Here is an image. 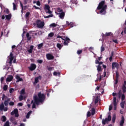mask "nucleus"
<instances>
[{
    "mask_svg": "<svg viewBox=\"0 0 126 126\" xmlns=\"http://www.w3.org/2000/svg\"><path fill=\"white\" fill-rule=\"evenodd\" d=\"M120 114H121V115L124 114V110L121 109V110H120Z\"/></svg>",
    "mask_w": 126,
    "mask_h": 126,
    "instance_id": "64",
    "label": "nucleus"
},
{
    "mask_svg": "<svg viewBox=\"0 0 126 126\" xmlns=\"http://www.w3.org/2000/svg\"><path fill=\"white\" fill-rule=\"evenodd\" d=\"M4 80V78L3 77H1L0 78V81L1 82H2Z\"/></svg>",
    "mask_w": 126,
    "mask_h": 126,
    "instance_id": "63",
    "label": "nucleus"
},
{
    "mask_svg": "<svg viewBox=\"0 0 126 126\" xmlns=\"http://www.w3.org/2000/svg\"><path fill=\"white\" fill-rule=\"evenodd\" d=\"M29 15H30V12H27L25 15L26 18H28V17H29Z\"/></svg>",
    "mask_w": 126,
    "mask_h": 126,
    "instance_id": "40",
    "label": "nucleus"
},
{
    "mask_svg": "<svg viewBox=\"0 0 126 126\" xmlns=\"http://www.w3.org/2000/svg\"><path fill=\"white\" fill-rule=\"evenodd\" d=\"M48 12L47 13H49V14H52V12L51 11V10L49 9V10H48Z\"/></svg>",
    "mask_w": 126,
    "mask_h": 126,
    "instance_id": "59",
    "label": "nucleus"
},
{
    "mask_svg": "<svg viewBox=\"0 0 126 126\" xmlns=\"http://www.w3.org/2000/svg\"><path fill=\"white\" fill-rule=\"evenodd\" d=\"M44 9L49 10L50 9V6L49 5H45Z\"/></svg>",
    "mask_w": 126,
    "mask_h": 126,
    "instance_id": "39",
    "label": "nucleus"
},
{
    "mask_svg": "<svg viewBox=\"0 0 126 126\" xmlns=\"http://www.w3.org/2000/svg\"><path fill=\"white\" fill-rule=\"evenodd\" d=\"M36 66L34 63H32L31 64L30 67H29V69L31 70V71H33V70H35L36 69Z\"/></svg>",
    "mask_w": 126,
    "mask_h": 126,
    "instance_id": "7",
    "label": "nucleus"
},
{
    "mask_svg": "<svg viewBox=\"0 0 126 126\" xmlns=\"http://www.w3.org/2000/svg\"><path fill=\"white\" fill-rule=\"evenodd\" d=\"M53 75L57 76L58 75H61V73L60 72H54Z\"/></svg>",
    "mask_w": 126,
    "mask_h": 126,
    "instance_id": "38",
    "label": "nucleus"
},
{
    "mask_svg": "<svg viewBox=\"0 0 126 126\" xmlns=\"http://www.w3.org/2000/svg\"><path fill=\"white\" fill-rule=\"evenodd\" d=\"M123 94L121 95V101H124L126 99V95H125V93L126 92V81H124V83L122 84V87Z\"/></svg>",
    "mask_w": 126,
    "mask_h": 126,
    "instance_id": "3",
    "label": "nucleus"
},
{
    "mask_svg": "<svg viewBox=\"0 0 126 126\" xmlns=\"http://www.w3.org/2000/svg\"><path fill=\"white\" fill-rule=\"evenodd\" d=\"M98 102H99V96H96L94 100V103L97 104V103H98Z\"/></svg>",
    "mask_w": 126,
    "mask_h": 126,
    "instance_id": "28",
    "label": "nucleus"
},
{
    "mask_svg": "<svg viewBox=\"0 0 126 126\" xmlns=\"http://www.w3.org/2000/svg\"><path fill=\"white\" fill-rule=\"evenodd\" d=\"M111 120H112V117H111V115L109 114L107 118H105V119H102V125H103V126H105L106 124H108L109 122H111Z\"/></svg>",
    "mask_w": 126,
    "mask_h": 126,
    "instance_id": "4",
    "label": "nucleus"
},
{
    "mask_svg": "<svg viewBox=\"0 0 126 126\" xmlns=\"http://www.w3.org/2000/svg\"><path fill=\"white\" fill-rule=\"evenodd\" d=\"M8 88V86H7V85H4V86L3 87V89L4 91H6V90H7Z\"/></svg>",
    "mask_w": 126,
    "mask_h": 126,
    "instance_id": "30",
    "label": "nucleus"
},
{
    "mask_svg": "<svg viewBox=\"0 0 126 126\" xmlns=\"http://www.w3.org/2000/svg\"><path fill=\"white\" fill-rule=\"evenodd\" d=\"M122 95H123V94L122 93V90H120L118 92V97L119 99L121 98Z\"/></svg>",
    "mask_w": 126,
    "mask_h": 126,
    "instance_id": "29",
    "label": "nucleus"
},
{
    "mask_svg": "<svg viewBox=\"0 0 126 126\" xmlns=\"http://www.w3.org/2000/svg\"><path fill=\"white\" fill-rule=\"evenodd\" d=\"M13 91H14V89H13V88H11L9 90L10 93H12V92H13Z\"/></svg>",
    "mask_w": 126,
    "mask_h": 126,
    "instance_id": "58",
    "label": "nucleus"
},
{
    "mask_svg": "<svg viewBox=\"0 0 126 126\" xmlns=\"http://www.w3.org/2000/svg\"><path fill=\"white\" fill-rule=\"evenodd\" d=\"M9 106H14V102L13 101H11L9 103Z\"/></svg>",
    "mask_w": 126,
    "mask_h": 126,
    "instance_id": "48",
    "label": "nucleus"
},
{
    "mask_svg": "<svg viewBox=\"0 0 126 126\" xmlns=\"http://www.w3.org/2000/svg\"><path fill=\"white\" fill-rule=\"evenodd\" d=\"M32 114V111H30L26 115V119H29L30 118V115Z\"/></svg>",
    "mask_w": 126,
    "mask_h": 126,
    "instance_id": "21",
    "label": "nucleus"
},
{
    "mask_svg": "<svg viewBox=\"0 0 126 126\" xmlns=\"http://www.w3.org/2000/svg\"><path fill=\"white\" fill-rule=\"evenodd\" d=\"M13 10H17V6H16V4H15V3H13Z\"/></svg>",
    "mask_w": 126,
    "mask_h": 126,
    "instance_id": "35",
    "label": "nucleus"
},
{
    "mask_svg": "<svg viewBox=\"0 0 126 126\" xmlns=\"http://www.w3.org/2000/svg\"><path fill=\"white\" fill-rule=\"evenodd\" d=\"M33 7H34L35 9H40V8L38 7H37L36 5H33Z\"/></svg>",
    "mask_w": 126,
    "mask_h": 126,
    "instance_id": "62",
    "label": "nucleus"
},
{
    "mask_svg": "<svg viewBox=\"0 0 126 126\" xmlns=\"http://www.w3.org/2000/svg\"><path fill=\"white\" fill-rule=\"evenodd\" d=\"M21 94L22 95H25V89H22L21 91Z\"/></svg>",
    "mask_w": 126,
    "mask_h": 126,
    "instance_id": "31",
    "label": "nucleus"
},
{
    "mask_svg": "<svg viewBox=\"0 0 126 126\" xmlns=\"http://www.w3.org/2000/svg\"><path fill=\"white\" fill-rule=\"evenodd\" d=\"M37 63H43V60H37Z\"/></svg>",
    "mask_w": 126,
    "mask_h": 126,
    "instance_id": "46",
    "label": "nucleus"
},
{
    "mask_svg": "<svg viewBox=\"0 0 126 126\" xmlns=\"http://www.w3.org/2000/svg\"><path fill=\"white\" fill-rule=\"evenodd\" d=\"M119 66V63H112V69H115L116 67H118Z\"/></svg>",
    "mask_w": 126,
    "mask_h": 126,
    "instance_id": "13",
    "label": "nucleus"
},
{
    "mask_svg": "<svg viewBox=\"0 0 126 126\" xmlns=\"http://www.w3.org/2000/svg\"><path fill=\"white\" fill-rule=\"evenodd\" d=\"M36 25L38 28H43L45 26V22H41V20H37L36 21Z\"/></svg>",
    "mask_w": 126,
    "mask_h": 126,
    "instance_id": "5",
    "label": "nucleus"
},
{
    "mask_svg": "<svg viewBox=\"0 0 126 126\" xmlns=\"http://www.w3.org/2000/svg\"><path fill=\"white\" fill-rule=\"evenodd\" d=\"M97 70L98 72H100L102 71V67H101V65H97Z\"/></svg>",
    "mask_w": 126,
    "mask_h": 126,
    "instance_id": "22",
    "label": "nucleus"
},
{
    "mask_svg": "<svg viewBox=\"0 0 126 126\" xmlns=\"http://www.w3.org/2000/svg\"><path fill=\"white\" fill-rule=\"evenodd\" d=\"M1 121L3 122H6V117L2 116L1 118Z\"/></svg>",
    "mask_w": 126,
    "mask_h": 126,
    "instance_id": "24",
    "label": "nucleus"
},
{
    "mask_svg": "<svg viewBox=\"0 0 126 126\" xmlns=\"http://www.w3.org/2000/svg\"><path fill=\"white\" fill-rule=\"evenodd\" d=\"M36 4L38 6H40V5H41V2H40V1L38 0L36 2Z\"/></svg>",
    "mask_w": 126,
    "mask_h": 126,
    "instance_id": "55",
    "label": "nucleus"
},
{
    "mask_svg": "<svg viewBox=\"0 0 126 126\" xmlns=\"http://www.w3.org/2000/svg\"><path fill=\"white\" fill-rule=\"evenodd\" d=\"M3 126H9V122L6 121L5 124H4Z\"/></svg>",
    "mask_w": 126,
    "mask_h": 126,
    "instance_id": "42",
    "label": "nucleus"
},
{
    "mask_svg": "<svg viewBox=\"0 0 126 126\" xmlns=\"http://www.w3.org/2000/svg\"><path fill=\"white\" fill-rule=\"evenodd\" d=\"M48 69L49 71H52L53 70V67H48Z\"/></svg>",
    "mask_w": 126,
    "mask_h": 126,
    "instance_id": "56",
    "label": "nucleus"
},
{
    "mask_svg": "<svg viewBox=\"0 0 126 126\" xmlns=\"http://www.w3.org/2000/svg\"><path fill=\"white\" fill-rule=\"evenodd\" d=\"M43 46H44V43H41L40 44H39L37 45V49H38V50H41V49H42V48H43Z\"/></svg>",
    "mask_w": 126,
    "mask_h": 126,
    "instance_id": "16",
    "label": "nucleus"
},
{
    "mask_svg": "<svg viewBox=\"0 0 126 126\" xmlns=\"http://www.w3.org/2000/svg\"><path fill=\"white\" fill-rule=\"evenodd\" d=\"M48 36L49 37H54V32H50Z\"/></svg>",
    "mask_w": 126,
    "mask_h": 126,
    "instance_id": "45",
    "label": "nucleus"
},
{
    "mask_svg": "<svg viewBox=\"0 0 126 126\" xmlns=\"http://www.w3.org/2000/svg\"><path fill=\"white\" fill-rule=\"evenodd\" d=\"M113 33L112 32H106L105 33V37H108L109 36H111V35H112Z\"/></svg>",
    "mask_w": 126,
    "mask_h": 126,
    "instance_id": "32",
    "label": "nucleus"
},
{
    "mask_svg": "<svg viewBox=\"0 0 126 126\" xmlns=\"http://www.w3.org/2000/svg\"><path fill=\"white\" fill-rule=\"evenodd\" d=\"M33 98L35 99L36 101H37L39 103H43L45 99H46V96L45 94H42L41 92H39L37 94V95L34 94L33 96Z\"/></svg>",
    "mask_w": 126,
    "mask_h": 126,
    "instance_id": "2",
    "label": "nucleus"
},
{
    "mask_svg": "<svg viewBox=\"0 0 126 126\" xmlns=\"http://www.w3.org/2000/svg\"><path fill=\"white\" fill-rule=\"evenodd\" d=\"M38 82H39V79L38 78V77H36L35 78V81L33 83L35 84V83H38Z\"/></svg>",
    "mask_w": 126,
    "mask_h": 126,
    "instance_id": "37",
    "label": "nucleus"
},
{
    "mask_svg": "<svg viewBox=\"0 0 126 126\" xmlns=\"http://www.w3.org/2000/svg\"><path fill=\"white\" fill-rule=\"evenodd\" d=\"M6 19L10 20L11 19V14L6 15L5 16Z\"/></svg>",
    "mask_w": 126,
    "mask_h": 126,
    "instance_id": "25",
    "label": "nucleus"
},
{
    "mask_svg": "<svg viewBox=\"0 0 126 126\" xmlns=\"http://www.w3.org/2000/svg\"><path fill=\"white\" fill-rule=\"evenodd\" d=\"M64 15H65V14L64 12H62V13H59V17L61 19H63V18H64Z\"/></svg>",
    "mask_w": 126,
    "mask_h": 126,
    "instance_id": "14",
    "label": "nucleus"
},
{
    "mask_svg": "<svg viewBox=\"0 0 126 126\" xmlns=\"http://www.w3.org/2000/svg\"><path fill=\"white\" fill-rule=\"evenodd\" d=\"M33 49H34V46L31 45L30 47V49L28 50V53H29V54H32L33 52Z\"/></svg>",
    "mask_w": 126,
    "mask_h": 126,
    "instance_id": "12",
    "label": "nucleus"
},
{
    "mask_svg": "<svg viewBox=\"0 0 126 126\" xmlns=\"http://www.w3.org/2000/svg\"><path fill=\"white\" fill-rule=\"evenodd\" d=\"M4 104L5 106H8V102L6 100H5L4 102Z\"/></svg>",
    "mask_w": 126,
    "mask_h": 126,
    "instance_id": "50",
    "label": "nucleus"
},
{
    "mask_svg": "<svg viewBox=\"0 0 126 126\" xmlns=\"http://www.w3.org/2000/svg\"><path fill=\"white\" fill-rule=\"evenodd\" d=\"M95 112H96V110H95V108H92V112H91L92 116H94V115H95Z\"/></svg>",
    "mask_w": 126,
    "mask_h": 126,
    "instance_id": "26",
    "label": "nucleus"
},
{
    "mask_svg": "<svg viewBox=\"0 0 126 126\" xmlns=\"http://www.w3.org/2000/svg\"><path fill=\"white\" fill-rule=\"evenodd\" d=\"M15 78H16V79H17V81H16V83L20 81H23V79L21 78L20 76H19V75L18 74L15 76Z\"/></svg>",
    "mask_w": 126,
    "mask_h": 126,
    "instance_id": "9",
    "label": "nucleus"
},
{
    "mask_svg": "<svg viewBox=\"0 0 126 126\" xmlns=\"http://www.w3.org/2000/svg\"><path fill=\"white\" fill-rule=\"evenodd\" d=\"M10 58H9L10 61H13L14 57H13V54H12V52H11L10 53Z\"/></svg>",
    "mask_w": 126,
    "mask_h": 126,
    "instance_id": "23",
    "label": "nucleus"
},
{
    "mask_svg": "<svg viewBox=\"0 0 126 126\" xmlns=\"http://www.w3.org/2000/svg\"><path fill=\"white\" fill-rule=\"evenodd\" d=\"M91 116V112L90 111H88L87 113V118H89Z\"/></svg>",
    "mask_w": 126,
    "mask_h": 126,
    "instance_id": "49",
    "label": "nucleus"
},
{
    "mask_svg": "<svg viewBox=\"0 0 126 126\" xmlns=\"http://www.w3.org/2000/svg\"><path fill=\"white\" fill-rule=\"evenodd\" d=\"M58 25H57L56 23H52L50 24V27H57Z\"/></svg>",
    "mask_w": 126,
    "mask_h": 126,
    "instance_id": "34",
    "label": "nucleus"
},
{
    "mask_svg": "<svg viewBox=\"0 0 126 126\" xmlns=\"http://www.w3.org/2000/svg\"><path fill=\"white\" fill-rule=\"evenodd\" d=\"M19 98L20 101H22V100H23V95H20Z\"/></svg>",
    "mask_w": 126,
    "mask_h": 126,
    "instance_id": "54",
    "label": "nucleus"
},
{
    "mask_svg": "<svg viewBox=\"0 0 126 126\" xmlns=\"http://www.w3.org/2000/svg\"><path fill=\"white\" fill-rule=\"evenodd\" d=\"M46 58L49 61H51V60H54L55 59L54 56L52 55L51 54H47L46 55Z\"/></svg>",
    "mask_w": 126,
    "mask_h": 126,
    "instance_id": "8",
    "label": "nucleus"
},
{
    "mask_svg": "<svg viewBox=\"0 0 126 126\" xmlns=\"http://www.w3.org/2000/svg\"><path fill=\"white\" fill-rule=\"evenodd\" d=\"M125 104H126V101H122L120 103V106H121V108H122V109L125 108Z\"/></svg>",
    "mask_w": 126,
    "mask_h": 126,
    "instance_id": "18",
    "label": "nucleus"
},
{
    "mask_svg": "<svg viewBox=\"0 0 126 126\" xmlns=\"http://www.w3.org/2000/svg\"><path fill=\"white\" fill-rule=\"evenodd\" d=\"M13 79V76L12 75H9L8 77H7L6 81L7 82H10Z\"/></svg>",
    "mask_w": 126,
    "mask_h": 126,
    "instance_id": "11",
    "label": "nucleus"
},
{
    "mask_svg": "<svg viewBox=\"0 0 126 126\" xmlns=\"http://www.w3.org/2000/svg\"><path fill=\"white\" fill-rule=\"evenodd\" d=\"M116 114H114L113 115L112 119V123H115V122L116 121Z\"/></svg>",
    "mask_w": 126,
    "mask_h": 126,
    "instance_id": "27",
    "label": "nucleus"
},
{
    "mask_svg": "<svg viewBox=\"0 0 126 126\" xmlns=\"http://www.w3.org/2000/svg\"><path fill=\"white\" fill-rule=\"evenodd\" d=\"M57 10L58 12H63V9H61V8H58Z\"/></svg>",
    "mask_w": 126,
    "mask_h": 126,
    "instance_id": "53",
    "label": "nucleus"
},
{
    "mask_svg": "<svg viewBox=\"0 0 126 126\" xmlns=\"http://www.w3.org/2000/svg\"><path fill=\"white\" fill-rule=\"evenodd\" d=\"M66 24L67 25V26H70V27H71V28L73 27V23L72 22L69 23V22L68 21H66Z\"/></svg>",
    "mask_w": 126,
    "mask_h": 126,
    "instance_id": "17",
    "label": "nucleus"
},
{
    "mask_svg": "<svg viewBox=\"0 0 126 126\" xmlns=\"http://www.w3.org/2000/svg\"><path fill=\"white\" fill-rule=\"evenodd\" d=\"M119 76H120V75L119 74V72L116 71V79H119Z\"/></svg>",
    "mask_w": 126,
    "mask_h": 126,
    "instance_id": "33",
    "label": "nucleus"
},
{
    "mask_svg": "<svg viewBox=\"0 0 126 126\" xmlns=\"http://www.w3.org/2000/svg\"><path fill=\"white\" fill-rule=\"evenodd\" d=\"M124 124H125V117H124V116H122L121 118V120L120 121V126H124Z\"/></svg>",
    "mask_w": 126,
    "mask_h": 126,
    "instance_id": "10",
    "label": "nucleus"
},
{
    "mask_svg": "<svg viewBox=\"0 0 126 126\" xmlns=\"http://www.w3.org/2000/svg\"><path fill=\"white\" fill-rule=\"evenodd\" d=\"M3 110L4 112H6V111H7V110H8V108H7V107H4Z\"/></svg>",
    "mask_w": 126,
    "mask_h": 126,
    "instance_id": "61",
    "label": "nucleus"
},
{
    "mask_svg": "<svg viewBox=\"0 0 126 126\" xmlns=\"http://www.w3.org/2000/svg\"><path fill=\"white\" fill-rule=\"evenodd\" d=\"M68 43H69V41L65 40L63 42L64 46H68Z\"/></svg>",
    "mask_w": 126,
    "mask_h": 126,
    "instance_id": "36",
    "label": "nucleus"
},
{
    "mask_svg": "<svg viewBox=\"0 0 126 126\" xmlns=\"http://www.w3.org/2000/svg\"><path fill=\"white\" fill-rule=\"evenodd\" d=\"M33 100L31 101V104H32V108L36 109V106H39L40 105V102H38V101H36V99L33 98Z\"/></svg>",
    "mask_w": 126,
    "mask_h": 126,
    "instance_id": "6",
    "label": "nucleus"
},
{
    "mask_svg": "<svg viewBox=\"0 0 126 126\" xmlns=\"http://www.w3.org/2000/svg\"><path fill=\"white\" fill-rule=\"evenodd\" d=\"M113 109V106L112 105H110L109 106V111H112V109Z\"/></svg>",
    "mask_w": 126,
    "mask_h": 126,
    "instance_id": "57",
    "label": "nucleus"
},
{
    "mask_svg": "<svg viewBox=\"0 0 126 126\" xmlns=\"http://www.w3.org/2000/svg\"><path fill=\"white\" fill-rule=\"evenodd\" d=\"M4 109V104H3V102H2L0 104V111H2Z\"/></svg>",
    "mask_w": 126,
    "mask_h": 126,
    "instance_id": "20",
    "label": "nucleus"
},
{
    "mask_svg": "<svg viewBox=\"0 0 126 126\" xmlns=\"http://www.w3.org/2000/svg\"><path fill=\"white\" fill-rule=\"evenodd\" d=\"M6 99L7 98V97L6 96H5V94H2V100H4V99Z\"/></svg>",
    "mask_w": 126,
    "mask_h": 126,
    "instance_id": "43",
    "label": "nucleus"
},
{
    "mask_svg": "<svg viewBox=\"0 0 126 126\" xmlns=\"http://www.w3.org/2000/svg\"><path fill=\"white\" fill-rule=\"evenodd\" d=\"M112 41L113 42H114V43H115V44H119V42H118V40L117 39H113Z\"/></svg>",
    "mask_w": 126,
    "mask_h": 126,
    "instance_id": "52",
    "label": "nucleus"
},
{
    "mask_svg": "<svg viewBox=\"0 0 126 126\" xmlns=\"http://www.w3.org/2000/svg\"><path fill=\"white\" fill-rule=\"evenodd\" d=\"M20 5L22 8V12H23V4H22V2L21 1H20Z\"/></svg>",
    "mask_w": 126,
    "mask_h": 126,
    "instance_id": "47",
    "label": "nucleus"
},
{
    "mask_svg": "<svg viewBox=\"0 0 126 126\" xmlns=\"http://www.w3.org/2000/svg\"><path fill=\"white\" fill-rule=\"evenodd\" d=\"M100 51L101 52H104V51H105V47H104L103 46H101L100 48Z\"/></svg>",
    "mask_w": 126,
    "mask_h": 126,
    "instance_id": "51",
    "label": "nucleus"
},
{
    "mask_svg": "<svg viewBox=\"0 0 126 126\" xmlns=\"http://www.w3.org/2000/svg\"><path fill=\"white\" fill-rule=\"evenodd\" d=\"M57 47L59 49V50H61L62 48H63V45H62L60 43H57Z\"/></svg>",
    "mask_w": 126,
    "mask_h": 126,
    "instance_id": "19",
    "label": "nucleus"
},
{
    "mask_svg": "<svg viewBox=\"0 0 126 126\" xmlns=\"http://www.w3.org/2000/svg\"><path fill=\"white\" fill-rule=\"evenodd\" d=\"M77 54L78 55H80L81 54H82V50H78L77 52Z\"/></svg>",
    "mask_w": 126,
    "mask_h": 126,
    "instance_id": "44",
    "label": "nucleus"
},
{
    "mask_svg": "<svg viewBox=\"0 0 126 126\" xmlns=\"http://www.w3.org/2000/svg\"><path fill=\"white\" fill-rule=\"evenodd\" d=\"M53 14H50L48 16H44V18H50V17H53Z\"/></svg>",
    "mask_w": 126,
    "mask_h": 126,
    "instance_id": "41",
    "label": "nucleus"
},
{
    "mask_svg": "<svg viewBox=\"0 0 126 126\" xmlns=\"http://www.w3.org/2000/svg\"><path fill=\"white\" fill-rule=\"evenodd\" d=\"M15 114H18V109H15L11 112V116H13V115H15Z\"/></svg>",
    "mask_w": 126,
    "mask_h": 126,
    "instance_id": "15",
    "label": "nucleus"
},
{
    "mask_svg": "<svg viewBox=\"0 0 126 126\" xmlns=\"http://www.w3.org/2000/svg\"><path fill=\"white\" fill-rule=\"evenodd\" d=\"M105 0H102L99 3L98 6L97 7L98 10H101L99 11L100 14L105 15L106 14V9H107V5H105Z\"/></svg>",
    "mask_w": 126,
    "mask_h": 126,
    "instance_id": "1",
    "label": "nucleus"
},
{
    "mask_svg": "<svg viewBox=\"0 0 126 126\" xmlns=\"http://www.w3.org/2000/svg\"><path fill=\"white\" fill-rule=\"evenodd\" d=\"M5 11L6 13H7V14H8V13H9V10H8V9H6Z\"/></svg>",
    "mask_w": 126,
    "mask_h": 126,
    "instance_id": "60",
    "label": "nucleus"
}]
</instances>
